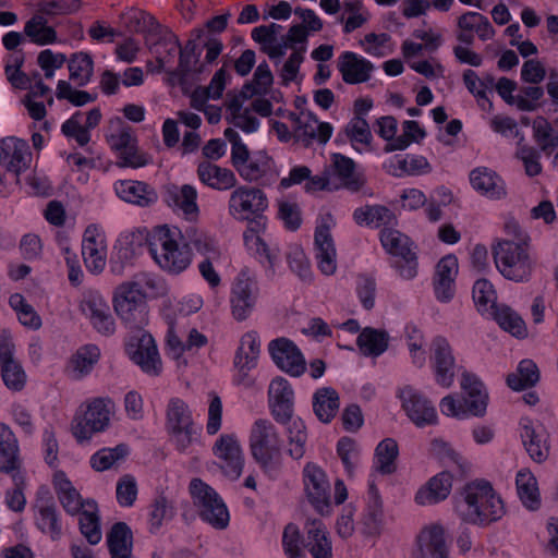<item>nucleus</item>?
I'll return each instance as SVG.
<instances>
[{
    "label": "nucleus",
    "mask_w": 558,
    "mask_h": 558,
    "mask_svg": "<svg viewBox=\"0 0 558 558\" xmlns=\"http://www.w3.org/2000/svg\"><path fill=\"white\" fill-rule=\"evenodd\" d=\"M389 333L384 329L365 327L356 339V345L365 356H379L389 344Z\"/></svg>",
    "instance_id": "38"
},
{
    "label": "nucleus",
    "mask_w": 558,
    "mask_h": 558,
    "mask_svg": "<svg viewBox=\"0 0 558 558\" xmlns=\"http://www.w3.org/2000/svg\"><path fill=\"white\" fill-rule=\"evenodd\" d=\"M118 160L116 165L119 168H133L137 169L141 167H145L150 163V158L147 154L142 153L137 146V138L132 145H129L128 148L123 149L121 153L117 155Z\"/></svg>",
    "instance_id": "64"
},
{
    "label": "nucleus",
    "mask_w": 558,
    "mask_h": 558,
    "mask_svg": "<svg viewBox=\"0 0 558 558\" xmlns=\"http://www.w3.org/2000/svg\"><path fill=\"white\" fill-rule=\"evenodd\" d=\"M456 510L463 522L486 526L505 514L501 498L487 481H475L464 485L454 497Z\"/></svg>",
    "instance_id": "1"
},
{
    "label": "nucleus",
    "mask_w": 558,
    "mask_h": 558,
    "mask_svg": "<svg viewBox=\"0 0 558 558\" xmlns=\"http://www.w3.org/2000/svg\"><path fill=\"white\" fill-rule=\"evenodd\" d=\"M83 313L89 318L93 327L104 336H111L116 330L114 319L107 301L97 292L85 296L81 304Z\"/></svg>",
    "instance_id": "23"
},
{
    "label": "nucleus",
    "mask_w": 558,
    "mask_h": 558,
    "mask_svg": "<svg viewBox=\"0 0 558 558\" xmlns=\"http://www.w3.org/2000/svg\"><path fill=\"white\" fill-rule=\"evenodd\" d=\"M150 508L149 531L156 533L161 527L163 521H169L173 518L174 510L165 496L157 497Z\"/></svg>",
    "instance_id": "63"
},
{
    "label": "nucleus",
    "mask_w": 558,
    "mask_h": 558,
    "mask_svg": "<svg viewBox=\"0 0 558 558\" xmlns=\"http://www.w3.org/2000/svg\"><path fill=\"white\" fill-rule=\"evenodd\" d=\"M355 222L360 226H387L396 220L395 214L386 206L383 205H366L359 207L353 213Z\"/></svg>",
    "instance_id": "46"
},
{
    "label": "nucleus",
    "mask_w": 558,
    "mask_h": 558,
    "mask_svg": "<svg viewBox=\"0 0 558 558\" xmlns=\"http://www.w3.org/2000/svg\"><path fill=\"white\" fill-rule=\"evenodd\" d=\"M163 198L168 206L180 208L186 217H195L198 214L197 192L190 184H184L181 187L174 184L166 186Z\"/></svg>",
    "instance_id": "34"
},
{
    "label": "nucleus",
    "mask_w": 558,
    "mask_h": 558,
    "mask_svg": "<svg viewBox=\"0 0 558 558\" xmlns=\"http://www.w3.org/2000/svg\"><path fill=\"white\" fill-rule=\"evenodd\" d=\"M380 242L389 254L398 257L392 266L399 275L404 279L414 278L417 274V256L411 239L398 230L384 229L380 232Z\"/></svg>",
    "instance_id": "10"
},
{
    "label": "nucleus",
    "mask_w": 558,
    "mask_h": 558,
    "mask_svg": "<svg viewBox=\"0 0 558 558\" xmlns=\"http://www.w3.org/2000/svg\"><path fill=\"white\" fill-rule=\"evenodd\" d=\"M214 454L223 460L220 466L223 474L231 480H238L243 471L244 460L239 441L234 435L222 434L213 447Z\"/></svg>",
    "instance_id": "21"
},
{
    "label": "nucleus",
    "mask_w": 558,
    "mask_h": 558,
    "mask_svg": "<svg viewBox=\"0 0 558 558\" xmlns=\"http://www.w3.org/2000/svg\"><path fill=\"white\" fill-rule=\"evenodd\" d=\"M402 408L408 417L417 426L424 427L437 423V412L432 401L412 387H405L400 392Z\"/></svg>",
    "instance_id": "19"
},
{
    "label": "nucleus",
    "mask_w": 558,
    "mask_h": 558,
    "mask_svg": "<svg viewBox=\"0 0 558 558\" xmlns=\"http://www.w3.org/2000/svg\"><path fill=\"white\" fill-rule=\"evenodd\" d=\"M269 403L274 418L281 424L290 423L293 416L294 391L283 377H276L269 386Z\"/></svg>",
    "instance_id": "22"
},
{
    "label": "nucleus",
    "mask_w": 558,
    "mask_h": 558,
    "mask_svg": "<svg viewBox=\"0 0 558 558\" xmlns=\"http://www.w3.org/2000/svg\"><path fill=\"white\" fill-rule=\"evenodd\" d=\"M24 34L33 44L47 46L58 40L56 29L48 25V20L43 14H34L24 26Z\"/></svg>",
    "instance_id": "42"
},
{
    "label": "nucleus",
    "mask_w": 558,
    "mask_h": 558,
    "mask_svg": "<svg viewBox=\"0 0 558 558\" xmlns=\"http://www.w3.org/2000/svg\"><path fill=\"white\" fill-rule=\"evenodd\" d=\"M430 350L436 383L444 388H450L456 377V359L448 340L441 336L435 337L430 343Z\"/></svg>",
    "instance_id": "17"
},
{
    "label": "nucleus",
    "mask_w": 558,
    "mask_h": 558,
    "mask_svg": "<svg viewBox=\"0 0 558 558\" xmlns=\"http://www.w3.org/2000/svg\"><path fill=\"white\" fill-rule=\"evenodd\" d=\"M9 303L11 307L17 312L19 320L22 325L32 329H38L41 326V319L34 307L26 302L20 293L10 296Z\"/></svg>",
    "instance_id": "59"
},
{
    "label": "nucleus",
    "mask_w": 558,
    "mask_h": 558,
    "mask_svg": "<svg viewBox=\"0 0 558 558\" xmlns=\"http://www.w3.org/2000/svg\"><path fill=\"white\" fill-rule=\"evenodd\" d=\"M111 558H132L133 533L125 522L114 523L107 534Z\"/></svg>",
    "instance_id": "36"
},
{
    "label": "nucleus",
    "mask_w": 558,
    "mask_h": 558,
    "mask_svg": "<svg viewBox=\"0 0 558 558\" xmlns=\"http://www.w3.org/2000/svg\"><path fill=\"white\" fill-rule=\"evenodd\" d=\"M306 538L304 547L313 558H332L331 541L324 523L318 520H308L305 524Z\"/></svg>",
    "instance_id": "29"
},
{
    "label": "nucleus",
    "mask_w": 558,
    "mask_h": 558,
    "mask_svg": "<svg viewBox=\"0 0 558 558\" xmlns=\"http://www.w3.org/2000/svg\"><path fill=\"white\" fill-rule=\"evenodd\" d=\"M337 69L344 83L356 85L367 82L375 66L369 60L355 52L344 51L338 58Z\"/></svg>",
    "instance_id": "25"
},
{
    "label": "nucleus",
    "mask_w": 558,
    "mask_h": 558,
    "mask_svg": "<svg viewBox=\"0 0 558 558\" xmlns=\"http://www.w3.org/2000/svg\"><path fill=\"white\" fill-rule=\"evenodd\" d=\"M518 495L522 504L530 510L541 507V496L536 477L527 469H522L515 477Z\"/></svg>",
    "instance_id": "43"
},
{
    "label": "nucleus",
    "mask_w": 558,
    "mask_h": 558,
    "mask_svg": "<svg viewBox=\"0 0 558 558\" xmlns=\"http://www.w3.org/2000/svg\"><path fill=\"white\" fill-rule=\"evenodd\" d=\"M110 411L101 398L94 399L83 416L74 417L72 433L78 442L88 440L94 433L102 432L109 425Z\"/></svg>",
    "instance_id": "15"
},
{
    "label": "nucleus",
    "mask_w": 558,
    "mask_h": 558,
    "mask_svg": "<svg viewBox=\"0 0 558 558\" xmlns=\"http://www.w3.org/2000/svg\"><path fill=\"white\" fill-rule=\"evenodd\" d=\"M282 439L274 424L267 420H257L251 430L250 447L253 458L265 472L277 475L280 466L275 458L280 454Z\"/></svg>",
    "instance_id": "8"
},
{
    "label": "nucleus",
    "mask_w": 558,
    "mask_h": 558,
    "mask_svg": "<svg viewBox=\"0 0 558 558\" xmlns=\"http://www.w3.org/2000/svg\"><path fill=\"white\" fill-rule=\"evenodd\" d=\"M340 408V397L332 387H323L313 395V411L319 422L330 423Z\"/></svg>",
    "instance_id": "35"
},
{
    "label": "nucleus",
    "mask_w": 558,
    "mask_h": 558,
    "mask_svg": "<svg viewBox=\"0 0 558 558\" xmlns=\"http://www.w3.org/2000/svg\"><path fill=\"white\" fill-rule=\"evenodd\" d=\"M470 182L474 190L493 199H500L506 196L504 181L493 170L480 167L471 171Z\"/></svg>",
    "instance_id": "32"
},
{
    "label": "nucleus",
    "mask_w": 558,
    "mask_h": 558,
    "mask_svg": "<svg viewBox=\"0 0 558 558\" xmlns=\"http://www.w3.org/2000/svg\"><path fill=\"white\" fill-rule=\"evenodd\" d=\"M259 353L260 342L257 332L252 330L244 333L234 356V366L238 369H253L257 365Z\"/></svg>",
    "instance_id": "39"
},
{
    "label": "nucleus",
    "mask_w": 558,
    "mask_h": 558,
    "mask_svg": "<svg viewBox=\"0 0 558 558\" xmlns=\"http://www.w3.org/2000/svg\"><path fill=\"white\" fill-rule=\"evenodd\" d=\"M156 239L149 240L146 234L140 231L126 234L120 240L119 255L122 259H132L142 254L144 248L148 250V244L156 242Z\"/></svg>",
    "instance_id": "57"
},
{
    "label": "nucleus",
    "mask_w": 558,
    "mask_h": 558,
    "mask_svg": "<svg viewBox=\"0 0 558 558\" xmlns=\"http://www.w3.org/2000/svg\"><path fill=\"white\" fill-rule=\"evenodd\" d=\"M268 351L275 364L289 375L299 377L305 372L304 356L293 341L287 338L271 340Z\"/></svg>",
    "instance_id": "18"
},
{
    "label": "nucleus",
    "mask_w": 558,
    "mask_h": 558,
    "mask_svg": "<svg viewBox=\"0 0 558 558\" xmlns=\"http://www.w3.org/2000/svg\"><path fill=\"white\" fill-rule=\"evenodd\" d=\"M259 289L257 282L248 276L247 270H241L232 284L230 305L232 317L236 322L246 320L257 304Z\"/></svg>",
    "instance_id": "14"
},
{
    "label": "nucleus",
    "mask_w": 558,
    "mask_h": 558,
    "mask_svg": "<svg viewBox=\"0 0 558 558\" xmlns=\"http://www.w3.org/2000/svg\"><path fill=\"white\" fill-rule=\"evenodd\" d=\"M70 78L77 81L78 86H85L93 76L94 61L87 52H76L68 61Z\"/></svg>",
    "instance_id": "52"
},
{
    "label": "nucleus",
    "mask_w": 558,
    "mask_h": 558,
    "mask_svg": "<svg viewBox=\"0 0 558 558\" xmlns=\"http://www.w3.org/2000/svg\"><path fill=\"white\" fill-rule=\"evenodd\" d=\"M271 161V158L265 150H259L252 158L250 157L236 171L245 181L255 182L270 170Z\"/></svg>",
    "instance_id": "51"
},
{
    "label": "nucleus",
    "mask_w": 558,
    "mask_h": 558,
    "mask_svg": "<svg viewBox=\"0 0 558 558\" xmlns=\"http://www.w3.org/2000/svg\"><path fill=\"white\" fill-rule=\"evenodd\" d=\"M541 378L539 369L533 360H522L517 372L507 376V385L514 391H522L534 387Z\"/></svg>",
    "instance_id": "40"
},
{
    "label": "nucleus",
    "mask_w": 558,
    "mask_h": 558,
    "mask_svg": "<svg viewBox=\"0 0 558 558\" xmlns=\"http://www.w3.org/2000/svg\"><path fill=\"white\" fill-rule=\"evenodd\" d=\"M411 558H449L444 526L432 524L422 529Z\"/></svg>",
    "instance_id": "20"
},
{
    "label": "nucleus",
    "mask_w": 558,
    "mask_h": 558,
    "mask_svg": "<svg viewBox=\"0 0 558 558\" xmlns=\"http://www.w3.org/2000/svg\"><path fill=\"white\" fill-rule=\"evenodd\" d=\"M197 175L202 183L214 190L227 191L236 185V178L230 169L209 161H202L198 165Z\"/></svg>",
    "instance_id": "33"
},
{
    "label": "nucleus",
    "mask_w": 558,
    "mask_h": 558,
    "mask_svg": "<svg viewBox=\"0 0 558 558\" xmlns=\"http://www.w3.org/2000/svg\"><path fill=\"white\" fill-rule=\"evenodd\" d=\"M21 468L19 441L13 430L0 422V472L10 474Z\"/></svg>",
    "instance_id": "30"
},
{
    "label": "nucleus",
    "mask_w": 558,
    "mask_h": 558,
    "mask_svg": "<svg viewBox=\"0 0 558 558\" xmlns=\"http://www.w3.org/2000/svg\"><path fill=\"white\" fill-rule=\"evenodd\" d=\"M113 307L129 329H142L148 324L146 294L138 281H125L116 288Z\"/></svg>",
    "instance_id": "5"
},
{
    "label": "nucleus",
    "mask_w": 558,
    "mask_h": 558,
    "mask_svg": "<svg viewBox=\"0 0 558 558\" xmlns=\"http://www.w3.org/2000/svg\"><path fill=\"white\" fill-rule=\"evenodd\" d=\"M100 357V351L96 345L88 344L80 348L70 360L73 378L81 379L89 374Z\"/></svg>",
    "instance_id": "49"
},
{
    "label": "nucleus",
    "mask_w": 558,
    "mask_h": 558,
    "mask_svg": "<svg viewBox=\"0 0 558 558\" xmlns=\"http://www.w3.org/2000/svg\"><path fill=\"white\" fill-rule=\"evenodd\" d=\"M148 252L162 269L174 275L183 271L191 263L190 251L179 248L168 229L158 234L156 242L148 244Z\"/></svg>",
    "instance_id": "11"
},
{
    "label": "nucleus",
    "mask_w": 558,
    "mask_h": 558,
    "mask_svg": "<svg viewBox=\"0 0 558 558\" xmlns=\"http://www.w3.org/2000/svg\"><path fill=\"white\" fill-rule=\"evenodd\" d=\"M304 492L308 502L323 517L331 513V487L325 471L313 462L303 469Z\"/></svg>",
    "instance_id": "12"
},
{
    "label": "nucleus",
    "mask_w": 558,
    "mask_h": 558,
    "mask_svg": "<svg viewBox=\"0 0 558 558\" xmlns=\"http://www.w3.org/2000/svg\"><path fill=\"white\" fill-rule=\"evenodd\" d=\"M493 318L501 329L511 333L518 339L527 337V329L523 318L506 304L495 306V311L490 313Z\"/></svg>",
    "instance_id": "41"
},
{
    "label": "nucleus",
    "mask_w": 558,
    "mask_h": 558,
    "mask_svg": "<svg viewBox=\"0 0 558 558\" xmlns=\"http://www.w3.org/2000/svg\"><path fill=\"white\" fill-rule=\"evenodd\" d=\"M35 523L43 533H48L53 541L60 538L62 534V526L59 512L57 510V505L51 507L45 506L40 509H37Z\"/></svg>",
    "instance_id": "53"
},
{
    "label": "nucleus",
    "mask_w": 558,
    "mask_h": 558,
    "mask_svg": "<svg viewBox=\"0 0 558 558\" xmlns=\"http://www.w3.org/2000/svg\"><path fill=\"white\" fill-rule=\"evenodd\" d=\"M399 449L398 444L392 438H385L381 440L375 450V456L378 462L377 471L381 474H391L395 472V461L398 458Z\"/></svg>",
    "instance_id": "54"
},
{
    "label": "nucleus",
    "mask_w": 558,
    "mask_h": 558,
    "mask_svg": "<svg viewBox=\"0 0 558 558\" xmlns=\"http://www.w3.org/2000/svg\"><path fill=\"white\" fill-rule=\"evenodd\" d=\"M289 456L294 460H300L305 453V444L307 440L306 426L301 418H296L288 427Z\"/></svg>",
    "instance_id": "58"
},
{
    "label": "nucleus",
    "mask_w": 558,
    "mask_h": 558,
    "mask_svg": "<svg viewBox=\"0 0 558 558\" xmlns=\"http://www.w3.org/2000/svg\"><path fill=\"white\" fill-rule=\"evenodd\" d=\"M244 242L245 245L255 252V255L259 258L265 257L269 267L274 270L278 259H279V248L278 247H269L267 243L258 235V233H253L247 229L244 232Z\"/></svg>",
    "instance_id": "60"
},
{
    "label": "nucleus",
    "mask_w": 558,
    "mask_h": 558,
    "mask_svg": "<svg viewBox=\"0 0 558 558\" xmlns=\"http://www.w3.org/2000/svg\"><path fill=\"white\" fill-rule=\"evenodd\" d=\"M150 51H154L157 57V73L166 71V66L172 63L177 53L179 54L180 39L179 37L167 27L161 35H158L154 41L147 45Z\"/></svg>",
    "instance_id": "31"
},
{
    "label": "nucleus",
    "mask_w": 558,
    "mask_h": 558,
    "mask_svg": "<svg viewBox=\"0 0 558 558\" xmlns=\"http://www.w3.org/2000/svg\"><path fill=\"white\" fill-rule=\"evenodd\" d=\"M396 162L391 161L389 166H386V169L389 174L397 178L426 173L430 170L427 159L423 156L408 155L403 158L396 156Z\"/></svg>",
    "instance_id": "48"
},
{
    "label": "nucleus",
    "mask_w": 558,
    "mask_h": 558,
    "mask_svg": "<svg viewBox=\"0 0 558 558\" xmlns=\"http://www.w3.org/2000/svg\"><path fill=\"white\" fill-rule=\"evenodd\" d=\"M331 160L335 173L342 181L343 186L352 192L361 190L364 181L355 174L356 165L354 160L339 153L332 154Z\"/></svg>",
    "instance_id": "45"
},
{
    "label": "nucleus",
    "mask_w": 558,
    "mask_h": 558,
    "mask_svg": "<svg viewBox=\"0 0 558 558\" xmlns=\"http://www.w3.org/2000/svg\"><path fill=\"white\" fill-rule=\"evenodd\" d=\"M495 88L507 105L515 106L520 111L532 112L534 106L530 101H526L525 97L522 95H512V93L518 88L517 82L502 76L496 83Z\"/></svg>",
    "instance_id": "56"
},
{
    "label": "nucleus",
    "mask_w": 558,
    "mask_h": 558,
    "mask_svg": "<svg viewBox=\"0 0 558 558\" xmlns=\"http://www.w3.org/2000/svg\"><path fill=\"white\" fill-rule=\"evenodd\" d=\"M190 494L199 518L217 530L229 525L230 514L221 496L201 478L190 482Z\"/></svg>",
    "instance_id": "9"
},
{
    "label": "nucleus",
    "mask_w": 558,
    "mask_h": 558,
    "mask_svg": "<svg viewBox=\"0 0 558 558\" xmlns=\"http://www.w3.org/2000/svg\"><path fill=\"white\" fill-rule=\"evenodd\" d=\"M126 26L130 32L143 34L146 45L153 41L158 35H161L167 26L161 25L154 15L146 11L135 10L128 16Z\"/></svg>",
    "instance_id": "37"
},
{
    "label": "nucleus",
    "mask_w": 558,
    "mask_h": 558,
    "mask_svg": "<svg viewBox=\"0 0 558 558\" xmlns=\"http://www.w3.org/2000/svg\"><path fill=\"white\" fill-rule=\"evenodd\" d=\"M493 257L499 272L508 280L526 282L531 279L535 262L530 257L525 240L499 241L493 246Z\"/></svg>",
    "instance_id": "2"
},
{
    "label": "nucleus",
    "mask_w": 558,
    "mask_h": 558,
    "mask_svg": "<svg viewBox=\"0 0 558 558\" xmlns=\"http://www.w3.org/2000/svg\"><path fill=\"white\" fill-rule=\"evenodd\" d=\"M134 330L135 333L125 343L128 355L143 372L158 375L161 371V361L155 339L144 328Z\"/></svg>",
    "instance_id": "13"
},
{
    "label": "nucleus",
    "mask_w": 558,
    "mask_h": 558,
    "mask_svg": "<svg viewBox=\"0 0 558 558\" xmlns=\"http://www.w3.org/2000/svg\"><path fill=\"white\" fill-rule=\"evenodd\" d=\"M433 454L445 463L448 470L456 472L463 478L470 470V464L450 445L441 439H434L430 444Z\"/></svg>",
    "instance_id": "44"
},
{
    "label": "nucleus",
    "mask_w": 558,
    "mask_h": 558,
    "mask_svg": "<svg viewBox=\"0 0 558 558\" xmlns=\"http://www.w3.org/2000/svg\"><path fill=\"white\" fill-rule=\"evenodd\" d=\"M31 156L26 141L9 136L0 141V195L7 196L20 184V174Z\"/></svg>",
    "instance_id": "7"
},
{
    "label": "nucleus",
    "mask_w": 558,
    "mask_h": 558,
    "mask_svg": "<svg viewBox=\"0 0 558 558\" xmlns=\"http://www.w3.org/2000/svg\"><path fill=\"white\" fill-rule=\"evenodd\" d=\"M461 388L465 391L463 403L448 395L440 400L439 408L444 415L464 418L469 414L484 416L488 403V392L481 379L472 373L463 372Z\"/></svg>",
    "instance_id": "3"
},
{
    "label": "nucleus",
    "mask_w": 558,
    "mask_h": 558,
    "mask_svg": "<svg viewBox=\"0 0 558 558\" xmlns=\"http://www.w3.org/2000/svg\"><path fill=\"white\" fill-rule=\"evenodd\" d=\"M456 475L452 470H445L433 476L425 486L417 490L415 495L416 504L422 506L435 505L445 500L450 495Z\"/></svg>",
    "instance_id": "27"
},
{
    "label": "nucleus",
    "mask_w": 558,
    "mask_h": 558,
    "mask_svg": "<svg viewBox=\"0 0 558 558\" xmlns=\"http://www.w3.org/2000/svg\"><path fill=\"white\" fill-rule=\"evenodd\" d=\"M166 430L175 449L185 453L199 442L202 428L194 423L189 405L180 398H172L166 410Z\"/></svg>",
    "instance_id": "6"
},
{
    "label": "nucleus",
    "mask_w": 558,
    "mask_h": 558,
    "mask_svg": "<svg viewBox=\"0 0 558 558\" xmlns=\"http://www.w3.org/2000/svg\"><path fill=\"white\" fill-rule=\"evenodd\" d=\"M82 256L86 268L92 274H99L106 266V256L101 252L96 241V236L90 228H87L82 242Z\"/></svg>",
    "instance_id": "47"
},
{
    "label": "nucleus",
    "mask_w": 558,
    "mask_h": 558,
    "mask_svg": "<svg viewBox=\"0 0 558 558\" xmlns=\"http://www.w3.org/2000/svg\"><path fill=\"white\" fill-rule=\"evenodd\" d=\"M472 296L477 311L482 314L490 311H495V306H499L496 303V291L493 284L487 279H478L473 286Z\"/></svg>",
    "instance_id": "55"
},
{
    "label": "nucleus",
    "mask_w": 558,
    "mask_h": 558,
    "mask_svg": "<svg viewBox=\"0 0 558 558\" xmlns=\"http://www.w3.org/2000/svg\"><path fill=\"white\" fill-rule=\"evenodd\" d=\"M317 265L320 271L330 276L337 269V251L330 227L326 222L317 226L314 233Z\"/></svg>",
    "instance_id": "26"
},
{
    "label": "nucleus",
    "mask_w": 558,
    "mask_h": 558,
    "mask_svg": "<svg viewBox=\"0 0 558 558\" xmlns=\"http://www.w3.org/2000/svg\"><path fill=\"white\" fill-rule=\"evenodd\" d=\"M268 208V198L258 187L242 185L236 187L229 198V214L236 220L250 221V231L259 233L266 228L264 211Z\"/></svg>",
    "instance_id": "4"
},
{
    "label": "nucleus",
    "mask_w": 558,
    "mask_h": 558,
    "mask_svg": "<svg viewBox=\"0 0 558 558\" xmlns=\"http://www.w3.org/2000/svg\"><path fill=\"white\" fill-rule=\"evenodd\" d=\"M80 531L90 545L101 541L100 517L95 511L82 510L78 519Z\"/></svg>",
    "instance_id": "61"
},
{
    "label": "nucleus",
    "mask_w": 558,
    "mask_h": 558,
    "mask_svg": "<svg viewBox=\"0 0 558 558\" xmlns=\"http://www.w3.org/2000/svg\"><path fill=\"white\" fill-rule=\"evenodd\" d=\"M114 191L124 202L142 207L150 206L158 201L155 189L143 181L119 180L114 183Z\"/></svg>",
    "instance_id": "28"
},
{
    "label": "nucleus",
    "mask_w": 558,
    "mask_h": 558,
    "mask_svg": "<svg viewBox=\"0 0 558 558\" xmlns=\"http://www.w3.org/2000/svg\"><path fill=\"white\" fill-rule=\"evenodd\" d=\"M81 5V0H40L37 13L44 16L68 15L75 13Z\"/></svg>",
    "instance_id": "62"
},
{
    "label": "nucleus",
    "mask_w": 558,
    "mask_h": 558,
    "mask_svg": "<svg viewBox=\"0 0 558 558\" xmlns=\"http://www.w3.org/2000/svg\"><path fill=\"white\" fill-rule=\"evenodd\" d=\"M15 345L10 335L2 330L0 337L1 377L5 387L12 391H21L26 384V373L22 364L14 357Z\"/></svg>",
    "instance_id": "16"
},
{
    "label": "nucleus",
    "mask_w": 558,
    "mask_h": 558,
    "mask_svg": "<svg viewBox=\"0 0 558 558\" xmlns=\"http://www.w3.org/2000/svg\"><path fill=\"white\" fill-rule=\"evenodd\" d=\"M129 452L126 444H119L114 448H102L90 457V465L97 472L109 470L124 461Z\"/></svg>",
    "instance_id": "50"
},
{
    "label": "nucleus",
    "mask_w": 558,
    "mask_h": 558,
    "mask_svg": "<svg viewBox=\"0 0 558 558\" xmlns=\"http://www.w3.org/2000/svg\"><path fill=\"white\" fill-rule=\"evenodd\" d=\"M522 444L530 458L537 462H544L549 454V446L547 444V435L541 424H534L529 417L520 420Z\"/></svg>",
    "instance_id": "24"
}]
</instances>
